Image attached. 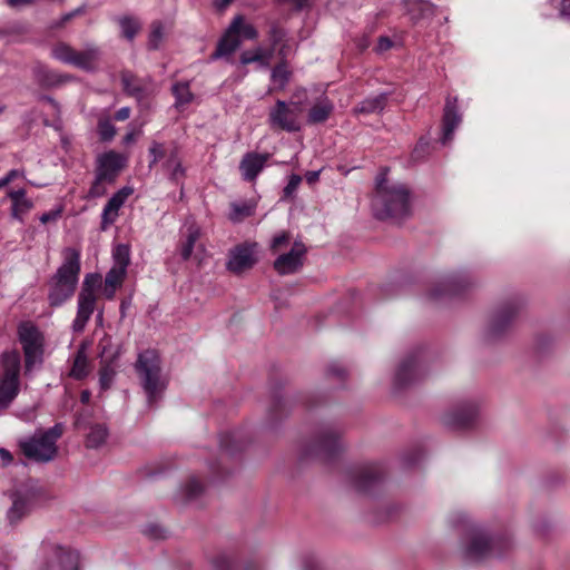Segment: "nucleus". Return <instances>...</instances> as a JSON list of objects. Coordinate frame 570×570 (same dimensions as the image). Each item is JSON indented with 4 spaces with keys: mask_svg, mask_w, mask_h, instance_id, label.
<instances>
[{
    "mask_svg": "<svg viewBox=\"0 0 570 570\" xmlns=\"http://www.w3.org/2000/svg\"><path fill=\"white\" fill-rule=\"evenodd\" d=\"M385 470L379 463H366L351 471V481L355 490L367 493L375 489L384 479Z\"/></svg>",
    "mask_w": 570,
    "mask_h": 570,
    "instance_id": "9d476101",
    "label": "nucleus"
},
{
    "mask_svg": "<svg viewBox=\"0 0 570 570\" xmlns=\"http://www.w3.org/2000/svg\"><path fill=\"white\" fill-rule=\"evenodd\" d=\"M199 237L200 228L196 224H189L180 242V256L183 261H188L191 257L195 244Z\"/></svg>",
    "mask_w": 570,
    "mask_h": 570,
    "instance_id": "7c9ffc66",
    "label": "nucleus"
},
{
    "mask_svg": "<svg viewBox=\"0 0 570 570\" xmlns=\"http://www.w3.org/2000/svg\"><path fill=\"white\" fill-rule=\"evenodd\" d=\"M22 176V173L18 169H11L9 173H7L6 176H3L1 179H0V185L2 187H6L7 185H9L11 181H13L16 178Z\"/></svg>",
    "mask_w": 570,
    "mask_h": 570,
    "instance_id": "e2e57ef3",
    "label": "nucleus"
},
{
    "mask_svg": "<svg viewBox=\"0 0 570 570\" xmlns=\"http://www.w3.org/2000/svg\"><path fill=\"white\" fill-rule=\"evenodd\" d=\"M479 403L465 401L443 415V423L452 429H465L471 426L479 415Z\"/></svg>",
    "mask_w": 570,
    "mask_h": 570,
    "instance_id": "f8f14e48",
    "label": "nucleus"
},
{
    "mask_svg": "<svg viewBox=\"0 0 570 570\" xmlns=\"http://www.w3.org/2000/svg\"><path fill=\"white\" fill-rule=\"evenodd\" d=\"M131 191L132 190L130 188L124 187L110 197L101 213V230H107L108 227L116 222L119 209L125 204Z\"/></svg>",
    "mask_w": 570,
    "mask_h": 570,
    "instance_id": "aec40b11",
    "label": "nucleus"
},
{
    "mask_svg": "<svg viewBox=\"0 0 570 570\" xmlns=\"http://www.w3.org/2000/svg\"><path fill=\"white\" fill-rule=\"evenodd\" d=\"M559 14L561 18L570 19V0H561Z\"/></svg>",
    "mask_w": 570,
    "mask_h": 570,
    "instance_id": "338daca9",
    "label": "nucleus"
},
{
    "mask_svg": "<svg viewBox=\"0 0 570 570\" xmlns=\"http://www.w3.org/2000/svg\"><path fill=\"white\" fill-rule=\"evenodd\" d=\"M32 75L37 85L46 89L60 87L73 79L72 76L52 70L40 61L33 65Z\"/></svg>",
    "mask_w": 570,
    "mask_h": 570,
    "instance_id": "6ab92c4d",
    "label": "nucleus"
},
{
    "mask_svg": "<svg viewBox=\"0 0 570 570\" xmlns=\"http://www.w3.org/2000/svg\"><path fill=\"white\" fill-rule=\"evenodd\" d=\"M521 303L517 301L500 305L491 315L487 327V336L495 340L503 335L513 324L521 311Z\"/></svg>",
    "mask_w": 570,
    "mask_h": 570,
    "instance_id": "1a4fd4ad",
    "label": "nucleus"
},
{
    "mask_svg": "<svg viewBox=\"0 0 570 570\" xmlns=\"http://www.w3.org/2000/svg\"><path fill=\"white\" fill-rule=\"evenodd\" d=\"M214 570H234V559L230 554L220 552L217 553L210 561Z\"/></svg>",
    "mask_w": 570,
    "mask_h": 570,
    "instance_id": "37998d69",
    "label": "nucleus"
},
{
    "mask_svg": "<svg viewBox=\"0 0 570 570\" xmlns=\"http://www.w3.org/2000/svg\"><path fill=\"white\" fill-rule=\"evenodd\" d=\"M302 183V177L297 174H292L289 176L287 185L283 189V195L281 197L282 200L292 199L295 196V193L298 186Z\"/></svg>",
    "mask_w": 570,
    "mask_h": 570,
    "instance_id": "49530a36",
    "label": "nucleus"
},
{
    "mask_svg": "<svg viewBox=\"0 0 570 570\" xmlns=\"http://www.w3.org/2000/svg\"><path fill=\"white\" fill-rule=\"evenodd\" d=\"M288 243H289V233L282 232L273 237L272 243H271V249L273 252H277L283 246L287 245Z\"/></svg>",
    "mask_w": 570,
    "mask_h": 570,
    "instance_id": "6e6d98bb",
    "label": "nucleus"
},
{
    "mask_svg": "<svg viewBox=\"0 0 570 570\" xmlns=\"http://www.w3.org/2000/svg\"><path fill=\"white\" fill-rule=\"evenodd\" d=\"M175 96V107L180 108L190 104L194 99V94L190 91L188 82H176L171 88Z\"/></svg>",
    "mask_w": 570,
    "mask_h": 570,
    "instance_id": "4c0bfd02",
    "label": "nucleus"
},
{
    "mask_svg": "<svg viewBox=\"0 0 570 570\" xmlns=\"http://www.w3.org/2000/svg\"><path fill=\"white\" fill-rule=\"evenodd\" d=\"M256 208V203L252 200H245L240 203H232L230 204V213L228 218L233 223H240L245 218L254 215Z\"/></svg>",
    "mask_w": 570,
    "mask_h": 570,
    "instance_id": "72a5a7b5",
    "label": "nucleus"
},
{
    "mask_svg": "<svg viewBox=\"0 0 570 570\" xmlns=\"http://www.w3.org/2000/svg\"><path fill=\"white\" fill-rule=\"evenodd\" d=\"M130 117V108L129 107H122L115 114V119L117 121H124Z\"/></svg>",
    "mask_w": 570,
    "mask_h": 570,
    "instance_id": "774afa93",
    "label": "nucleus"
},
{
    "mask_svg": "<svg viewBox=\"0 0 570 570\" xmlns=\"http://www.w3.org/2000/svg\"><path fill=\"white\" fill-rule=\"evenodd\" d=\"M235 439V434H225L220 438V448L228 453H233L236 449L230 445V441Z\"/></svg>",
    "mask_w": 570,
    "mask_h": 570,
    "instance_id": "0e129e2a",
    "label": "nucleus"
},
{
    "mask_svg": "<svg viewBox=\"0 0 570 570\" xmlns=\"http://www.w3.org/2000/svg\"><path fill=\"white\" fill-rule=\"evenodd\" d=\"M271 155L269 154H258V153H247L244 155L239 163V170L242 177L246 181H254L259 173L266 166Z\"/></svg>",
    "mask_w": 570,
    "mask_h": 570,
    "instance_id": "5701e85b",
    "label": "nucleus"
},
{
    "mask_svg": "<svg viewBox=\"0 0 570 570\" xmlns=\"http://www.w3.org/2000/svg\"><path fill=\"white\" fill-rule=\"evenodd\" d=\"M333 110V102L327 97H323L309 109L307 121L309 124H322L328 119Z\"/></svg>",
    "mask_w": 570,
    "mask_h": 570,
    "instance_id": "c756f323",
    "label": "nucleus"
},
{
    "mask_svg": "<svg viewBox=\"0 0 570 570\" xmlns=\"http://www.w3.org/2000/svg\"><path fill=\"white\" fill-rule=\"evenodd\" d=\"M407 6V11L411 16V19L414 22H417L422 19H429L435 16L436 7L435 4L425 1V0H405Z\"/></svg>",
    "mask_w": 570,
    "mask_h": 570,
    "instance_id": "c85d7f7f",
    "label": "nucleus"
},
{
    "mask_svg": "<svg viewBox=\"0 0 570 570\" xmlns=\"http://www.w3.org/2000/svg\"><path fill=\"white\" fill-rule=\"evenodd\" d=\"M11 200L10 216L20 223L24 222V216L33 208V202L27 197L23 188L11 189L7 193Z\"/></svg>",
    "mask_w": 570,
    "mask_h": 570,
    "instance_id": "b1692460",
    "label": "nucleus"
},
{
    "mask_svg": "<svg viewBox=\"0 0 570 570\" xmlns=\"http://www.w3.org/2000/svg\"><path fill=\"white\" fill-rule=\"evenodd\" d=\"M108 438V430L102 424H96L90 428L86 444L88 448L97 449L101 446Z\"/></svg>",
    "mask_w": 570,
    "mask_h": 570,
    "instance_id": "ea45409f",
    "label": "nucleus"
},
{
    "mask_svg": "<svg viewBox=\"0 0 570 570\" xmlns=\"http://www.w3.org/2000/svg\"><path fill=\"white\" fill-rule=\"evenodd\" d=\"M126 271L112 267L105 277V286L107 287H117L122 283V279L125 278Z\"/></svg>",
    "mask_w": 570,
    "mask_h": 570,
    "instance_id": "de8ad7c7",
    "label": "nucleus"
},
{
    "mask_svg": "<svg viewBox=\"0 0 570 570\" xmlns=\"http://www.w3.org/2000/svg\"><path fill=\"white\" fill-rule=\"evenodd\" d=\"M124 166L125 159L121 155L108 151L98 157L96 175L99 179L107 180V184H112Z\"/></svg>",
    "mask_w": 570,
    "mask_h": 570,
    "instance_id": "a211bd4d",
    "label": "nucleus"
},
{
    "mask_svg": "<svg viewBox=\"0 0 570 570\" xmlns=\"http://www.w3.org/2000/svg\"><path fill=\"white\" fill-rule=\"evenodd\" d=\"M118 22L121 28L122 36L128 40H132L140 30L139 21L132 17L124 16L119 18Z\"/></svg>",
    "mask_w": 570,
    "mask_h": 570,
    "instance_id": "79ce46f5",
    "label": "nucleus"
},
{
    "mask_svg": "<svg viewBox=\"0 0 570 570\" xmlns=\"http://www.w3.org/2000/svg\"><path fill=\"white\" fill-rule=\"evenodd\" d=\"M120 78L124 91L139 101L155 90V83L150 77L138 78L131 71L125 70Z\"/></svg>",
    "mask_w": 570,
    "mask_h": 570,
    "instance_id": "f3484780",
    "label": "nucleus"
},
{
    "mask_svg": "<svg viewBox=\"0 0 570 570\" xmlns=\"http://www.w3.org/2000/svg\"><path fill=\"white\" fill-rule=\"evenodd\" d=\"M243 17L237 16L234 18L224 36L219 39L215 51L210 55V60L220 58H229L242 45L239 37Z\"/></svg>",
    "mask_w": 570,
    "mask_h": 570,
    "instance_id": "4468645a",
    "label": "nucleus"
},
{
    "mask_svg": "<svg viewBox=\"0 0 570 570\" xmlns=\"http://www.w3.org/2000/svg\"><path fill=\"white\" fill-rule=\"evenodd\" d=\"M306 246L299 242H294L289 252L279 255L274 262V268L279 275H289L297 273L304 265Z\"/></svg>",
    "mask_w": 570,
    "mask_h": 570,
    "instance_id": "2eb2a0df",
    "label": "nucleus"
},
{
    "mask_svg": "<svg viewBox=\"0 0 570 570\" xmlns=\"http://www.w3.org/2000/svg\"><path fill=\"white\" fill-rule=\"evenodd\" d=\"M100 276L98 274H87L80 292L88 294H95V288L100 285Z\"/></svg>",
    "mask_w": 570,
    "mask_h": 570,
    "instance_id": "603ef678",
    "label": "nucleus"
},
{
    "mask_svg": "<svg viewBox=\"0 0 570 570\" xmlns=\"http://www.w3.org/2000/svg\"><path fill=\"white\" fill-rule=\"evenodd\" d=\"M63 433L62 423H56L46 431L36 433L33 436L20 441L19 445L26 458L29 460L48 463L58 454L57 441Z\"/></svg>",
    "mask_w": 570,
    "mask_h": 570,
    "instance_id": "20e7f679",
    "label": "nucleus"
},
{
    "mask_svg": "<svg viewBox=\"0 0 570 570\" xmlns=\"http://www.w3.org/2000/svg\"><path fill=\"white\" fill-rule=\"evenodd\" d=\"M75 53L76 50L67 42L56 43L50 51V55L53 59L71 66L73 63Z\"/></svg>",
    "mask_w": 570,
    "mask_h": 570,
    "instance_id": "e433bc0d",
    "label": "nucleus"
},
{
    "mask_svg": "<svg viewBox=\"0 0 570 570\" xmlns=\"http://www.w3.org/2000/svg\"><path fill=\"white\" fill-rule=\"evenodd\" d=\"M106 183L107 180L99 179L96 175L95 180L89 189V196L94 198L102 196L106 193V188L104 186Z\"/></svg>",
    "mask_w": 570,
    "mask_h": 570,
    "instance_id": "4d7b16f0",
    "label": "nucleus"
},
{
    "mask_svg": "<svg viewBox=\"0 0 570 570\" xmlns=\"http://www.w3.org/2000/svg\"><path fill=\"white\" fill-rule=\"evenodd\" d=\"M425 374V368L419 358V354L407 355L400 364L395 374V384L399 387H405L421 380Z\"/></svg>",
    "mask_w": 570,
    "mask_h": 570,
    "instance_id": "dca6fc26",
    "label": "nucleus"
},
{
    "mask_svg": "<svg viewBox=\"0 0 570 570\" xmlns=\"http://www.w3.org/2000/svg\"><path fill=\"white\" fill-rule=\"evenodd\" d=\"M268 40L272 47H277L286 37V31L277 23H272L268 30Z\"/></svg>",
    "mask_w": 570,
    "mask_h": 570,
    "instance_id": "8fccbe9b",
    "label": "nucleus"
},
{
    "mask_svg": "<svg viewBox=\"0 0 570 570\" xmlns=\"http://www.w3.org/2000/svg\"><path fill=\"white\" fill-rule=\"evenodd\" d=\"M261 60H263V55L259 52L258 48L254 51H244L239 59L242 65H249L253 62H258L261 65Z\"/></svg>",
    "mask_w": 570,
    "mask_h": 570,
    "instance_id": "864d4df0",
    "label": "nucleus"
},
{
    "mask_svg": "<svg viewBox=\"0 0 570 570\" xmlns=\"http://www.w3.org/2000/svg\"><path fill=\"white\" fill-rule=\"evenodd\" d=\"M387 100V92H381L376 96L367 97L354 107L353 112L356 115L381 114L385 109Z\"/></svg>",
    "mask_w": 570,
    "mask_h": 570,
    "instance_id": "a878e982",
    "label": "nucleus"
},
{
    "mask_svg": "<svg viewBox=\"0 0 570 570\" xmlns=\"http://www.w3.org/2000/svg\"><path fill=\"white\" fill-rule=\"evenodd\" d=\"M148 153L150 157V161L148 165L149 169L154 168V166L166 156L164 145L158 141L151 142Z\"/></svg>",
    "mask_w": 570,
    "mask_h": 570,
    "instance_id": "09e8293b",
    "label": "nucleus"
},
{
    "mask_svg": "<svg viewBox=\"0 0 570 570\" xmlns=\"http://www.w3.org/2000/svg\"><path fill=\"white\" fill-rule=\"evenodd\" d=\"M342 433V430L333 424L321 426L313 440L305 446L303 455L331 460L344 449Z\"/></svg>",
    "mask_w": 570,
    "mask_h": 570,
    "instance_id": "423d86ee",
    "label": "nucleus"
},
{
    "mask_svg": "<svg viewBox=\"0 0 570 570\" xmlns=\"http://www.w3.org/2000/svg\"><path fill=\"white\" fill-rule=\"evenodd\" d=\"M462 120L461 115L458 111V98L448 97L443 111V135H442V144L446 145L452 140L454 130L458 128Z\"/></svg>",
    "mask_w": 570,
    "mask_h": 570,
    "instance_id": "4be33fe9",
    "label": "nucleus"
},
{
    "mask_svg": "<svg viewBox=\"0 0 570 570\" xmlns=\"http://www.w3.org/2000/svg\"><path fill=\"white\" fill-rule=\"evenodd\" d=\"M255 253V243H243L233 247L228 254L226 268L237 275L250 269L257 262Z\"/></svg>",
    "mask_w": 570,
    "mask_h": 570,
    "instance_id": "ddd939ff",
    "label": "nucleus"
},
{
    "mask_svg": "<svg viewBox=\"0 0 570 570\" xmlns=\"http://www.w3.org/2000/svg\"><path fill=\"white\" fill-rule=\"evenodd\" d=\"M99 356L101 358L100 363L105 361H110V363H115L119 356V347L112 344L111 337L105 335L98 343Z\"/></svg>",
    "mask_w": 570,
    "mask_h": 570,
    "instance_id": "c9c22d12",
    "label": "nucleus"
},
{
    "mask_svg": "<svg viewBox=\"0 0 570 570\" xmlns=\"http://www.w3.org/2000/svg\"><path fill=\"white\" fill-rule=\"evenodd\" d=\"M299 111L298 104L287 105L283 100H277L269 111V125L288 132L298 131L301 129L297 120Z\"/></svg>",
    "mask_w": 570,
    "mask_h": 570,
    "instance_id": "9b49d317",
    "label": "nucleus"
},
{
    "mask_svg": "<svg viewBox=\"0 0 570 570\" xmlns=\"http://www.w3.org/2000/svg\"><path fill=\"white\" fill-rule=\"evenodd\" d=\"M96 306V295L88 294L86 292H79L78 294V304H77V315L72 322V331L75 333H81L91 315L95 312Z\"/></svg>",
    "mask_w": 570,
    "mask_h": 570,
    "instance_id": "412c9836",
    "label": "nucleus"
},
{
    "mask_svg": "<svg viewBox=\"0 0 570 570\" xmlns=\"http://www.w3.org/2000/svg\"><path fill=\"white\" fill-rule=\"evenodd\" d=\"M63 262L48 282V302L51 307L61 306L70 299L77 288L80 274V253L68 247L62 253Z\"/></svg>",
    "mask_w": 570,
    "mask_h": 570,
    "instance_id": "f257e3e1",
    "label": "nucleus"
},
{
    "mask_svg": "<svg viewBox=\"0 0 570 570\" xmlns=\"http://www.w3.org/2000/svg\"><path fill=\"white\" fill-rule=\"evenodd\" d=\"M0 410L8 409L20 390V355L17 351L4 352L1 356Z\"/></svg>",
    "mask_w": 570,
    "mask_h": 570,
    "instance_id": "0eeeda50",
    "label": "nucleus"
},
{
    "mask_svg": "<svg viewBox=\"0 0 570 570\" xmlns=\"http://www.w3.org/2000/svg\"><path fill=\"white\" fill-rule=\"evenodd\" d=\"M60 213H61L60 210H50V212L43 213L39 217V220L42 224H47L49 222H53V220L58 219V217L60 216Z\"/></svg>",
    "mask_w": 570,
    "mask_h": 570,
    "instance_id": "69168bd1",
    "label": "nucleus"
},
{
    "mask_svg": "<svg viewBox=\"0 0 570 570\" xmlns=\"http://www.w3.org/2000/svg\"><path fill=\"white\" fill-rule=\"evenodd\" d=\"M163 38H164V28H163L161 22H159V21L153 22L151 30L149 33V39H148V48L150 50L158 49L160 46V42L163 41Z\"/></svg>",
    "mask_w": 570,
    "mask_h": 570,
    "instance_id": "c03bdc74",
    "label": "nucleus"
},
{
    "mask_svg": "<svg viewBox=\"0 0 570 570\" xmlns=\"http://www.w3.org/2000/svg\"><path fill=\"white\" fill-rule=\"evenodd\" d=\"M511 548V541L507 538L490 537L483 530H473L463 554L468 561L479 562L494 557H501Z\"/></svg>",
    "mask_w": 570,
    "mask_h": 570,
    "instance_id": "39448f33",
    "label": "nucleus"
},
{
    "mask_svg": "<svg viewBox=\"0 0 570 570\" xmlns=\"http://www.w3.org/2000/svg\"><path fill=\"white\" fill-rule=\"evenodd\" d=\"M100 364L101 366L99 368V387L100 392H105L109 390L114 383L116 376V366L115 363H110V361H105Z\"/></svg>",
    "mask_w": 570,
    "mask_h": 570,
    "instance_id": "58836bf2",
    "label": "nucleus"
},
{
    "mask_svg": "<svg viewBox=\"0 0 570 570\" xmlns=\"http://www.w3.org/2000/svg\"><path fill=\"white\" fill-rule=\"evenodd\" d=\"M243 35V37L245 39H256L258 37V32L256 30V28L253 26V24H249V23H245L244 21L242 22V26H240V32H239V36Z\"/></svg>",
    "mask_w": 570,
    "mask_h": 570,
    "instance_id": "bf43d9fd",
    "label": "nucleus"
},
{
    "mask_svg": "<svg viewBox=\"0 0 570 570\" xmlns=\"http://www.w3.org/2000/svg\"><path fill=\"white\" fill-rule=\"evenodd\" d=\"M30 499L22 494H14L12 505L7 511V520L10 525H17L30 512Z\"/></svg>",
    "mask_w": 570,
    "mask_h": 570,
    "instance_id": "bb28decb",
    "label": "nucleus"
},
{
    "mask_svg": "<svg viewBox=\"0 0 570 570\" xmlns=\"http://www.w3.org/2000/svg\"><path fill=\"white\" fill-rule=\"evenodd\" d=\"M98 132L104 141H109L116 135V128L109 120H100L98 124Z\"/></svg>",
    "mask_w": 570,
    "mask_h": 570,
    "instance_id": "3c124183",
    "label": "nucleus"
},
{
    "mask_svg": "<svg viewBox=\"0 0 570 570\" xmlns=\"http://www.w3.org/2000/svg\"><path fill=\"white\" fill-rule=\"evenodd\" d=\"M468 285L469 283L466 281H460L459 278L452 277L448 279L445 283L433 288L431 295L434 298H439L445 294H458Z\"/></svg>",
    "mask_w": 570,
    "mask_h": 570,
    "instance_id": "f704fd0d",
    "label": "nucleus"
},
{
    "mask_svg": "<svg viewBox=\"0 0 570 570\" xmlns=\"http://www.w3.org/2000/svg\"><path fill=\"white\" fill-rule=\"evenodd\" d=\"M278 55L282 57V61L273 68L271 80L278 89H284L288 83L292 75L287 68L286 61L284 60L286 56L285 46L279 48Z\"/></svg>",
    "mask_w": 570,
    "mask_h": 570,
    "instance_id": "2f4dec72",
    "label": "nucleus"
},
{
    "mask_svg": "<svg viewBox=\"0 0 570 570\" xmlns=\"http://www.w3.org/2000/svg\"><path fill=\"white\" fill-rule=\"evenodd\" d=\"M100 56L101 51L97 46L87 45L83 50H76L72 66L88 72H94L98 69Z\"/></svg>",
    "mask_w": 570,
    "mask_h": 570,
    "instance_id": "393cba45",
    "label": "nucleus"
},
{
    "mask_svg": "<svg viewBox=\"0 0 570 570\" xmlns=\"http://www.w3.org/2000/svg\"><path fill=\"white\" fill-rule=\"evenodd\" d=\"M181 491L186 501H194L203 495L205 488L197 478H190Z\"/></svg>",
    "mask_w": 570,
    "mask_h": 570,
    "instance_id": "a19ab883",
    "label": "nucleus"
},
{
    "mask_svg": "<svg viewBox=\"0 0 570 570\" xmlns=\"http://www.w3.org/2000/svg\"><path fill=\"white\" fill-rule=\"evenodd\" d=\"M144 533L150 539H164L165 530L157 524H148L144 529Z\"/></svg>",
    "mask_w": 570,
    "mask_h": 570,
    "instance_id": "13d9d810",
    "label": "nucleus"
},
{
    "mask_svg": "<svg viewBox=\"0 0 570 570\" xmlns=\"http://www.w3.org/2000/svg\"><path fill=\"white\" fill-rule=\"evenodd\" d=\"M326 373L328 377H337L340 381H343L347 375L346 368L337 362L331 363Z\"/></svg>",
    "mask_w": 570,
    "mask_h": 570,
    "instance_id": "5fc2aeb1",
    "label": "nucleus"
},
{
    "mask_svg": "<svg viewBox=\"0 0 570 570\" xmlns=\"http://www.w3.org/2000/svg\"><path fill=\"white\" fill-rule=\"evenodd\" d=\"M18 337L24 354L26 373L43 362V336L31 322H22L18 326Z\"/></svg>",
    "mask_w": 570,
    "mask_h": 570,
    "instance_id": "6e6552de",
    "label": "nucleus"
},
{
    "mask_svg": "<svg viewBox=\"0 0 570 570\" xmlns=\"http://www.w3.org/2000/svg\"><path fill=\"white\" fill-rule=\"evenodd\" d=\"M372 207L379 219H404L410 215V191L402 184L386 185L385 176L382 175L376 179Z\"/></svg>",
    "mask_w": 570,
    "mask_h": 570,
    "instance_id": "f03ea898",
    "label": "nucleus"
},
{
    "mask_svg": "<svg viewBox=\"0 0 570 570\" xmlns=\"http://www.w3.org/2000/svg\"><path fill=\"white\" fill-rule=\"evenodd\" d=\"M258 49L259 52L263 55V60H261V67L267 68L269 66V60L272 59L276 48L271 46L269 49H263L261 47H258Z\"/></svg>",
    "mask_w": 570,
    "mask_h": 570,
    "instance_id": "680f3d73",
    "label": "nucleus"
},
{
    "mask_svg": "<svg viewBox=\"0 0 570 570\" xmlns=\"http://www.w3.org/2000/svg\"><path fill=\"white\" fill-rule=\"evenodd\" d=\"M89 374L86 345L81 344L73 357L69 376L75 380H83Z\"/></svg>",
    "mask_w": 570,
    "mask_h": 570,
    "instance_id": "473e14b6",
    "label": "nucleus"
},
{
    "mask_svg": "<svg viewBox=\"0 0 570 570\" xmlns=\"http://www.w3.org/2000/svg\"><path fill=\"white\" fill-rule=\"evenodd\" d=\"M114 258H115V262H116V266L115 267H118V268H121L124 271L127 269V266L129 265L130 263V257H129V248L127 245H118L115 250H114Z\"/></svg>",
    "mask_w": 570,
    "mask_h": 570,
    "instance_id": "a18cd8bd",
    "label": "nucleus"
},
{
    "mask_svg": "<svg viewBox=\"0 0 570 570\" xmlns=\"http://www.w3.org/2000/svg\"><path fill=\"white\" fill-rule=\"evenodd\" d=\"M136 371L141 386L147 395L149 405H153L166 389L161 376L160 358L156 351L146 350L138 355Z\"/></svg>",
    "mask_w": 570,
    "mask_h": 570,
    "instance_id": "7ed1b4c3",
    "label": "nucleus"
},
{
    "mask_svg": "<svg viewBox=\"0 0 570 570\" xmlns=\"http://www.w3.org/2000/svg\"><path fill=\"white\" fill-rule=\"evenodd\" d=\"M392 47H393V41L386 36H381L377 40L375 51L377 53H382V52L390 50Z\"/></svg>",
    "mask_w": 570,
    "mask_h": 570,
    "instance_id": "052dcab7",
    "label": "nucleus"
},
{
    "mask_svg": "<svg viewBox=\"0 0 570 570\" xmlns=\"http://www.w3.org/2000/svg\"><path fill=\"white\" fill-rule=\"evenodd\" d=\"M41 549L45 552H52L58 558L63 570H76L78 556L75 552L50 542H43Z\"/></svg>",
    "mask_w": 570,
    "mask_h": 570,
    "instance_id": "cd10ccee",
    "label": "nucleus"
}]
</instances>
